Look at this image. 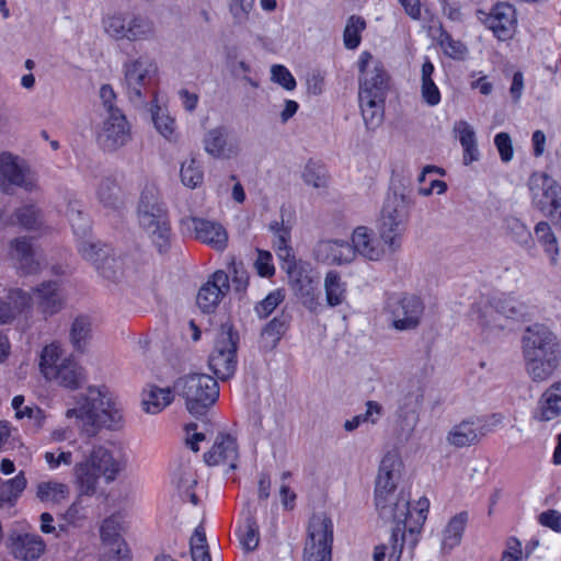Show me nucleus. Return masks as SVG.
I'll return each instance as SVG.
<instances>
[{
    "mask_svg": "<svg viewBox=\"0 0 561 561\" xmlns=\"http://www.w3.org/2000/svg\"><path fill=\"white\" fill-rule=\"evenodd\" d=\"M314 254L318 261L327 264H346L355 259V250L344 240H323L320 241Z\"/></svg>",
    "mask_w": 561,
    "mask_h": 561,
    "instance_id": "nucleus-24",
    "label": "nucleus"
},
{
    "mask_svg": "<svg viewBox=\"0 0 561 561\" xmlns=\"http://www.w3.org/2000/svg\"><path fill=\"white\" fill-rule=\"evenodd\" d=\"M435 67L426 57L421 67V85L420 93L422 101L428 106H436L440 103V91L433 79Z\"/></svg>",
    "mask_w": 561,
    "mask_h": 561,
    "instance_id": "nucleus-35",
    "label": "nucleus"
},
{
    "mask_svg": "<svg viewBox=\"0 0 561 561\" xmlns=\"http://www.w3.org/2000/svg\"><path fill=\"white\" fill-rule=\"evenodd\" d=\"M122 523L118 515H112L103 520L100 535L103 545H114L124 541L121 536Z\"/></svg>",
    "mask_w": 561,
    "mask_h": 561,
    "instance_id": "nucleus-52",
    "label": "nucleus"
},
{
    "mask_svg": "<svg viewBox=\"0 0 561 561\" xmlns=\"http://www.w3.org/2000/svg\"><path fill=\"white\" fill-rule=\"evenodd\" d=\"M104 32L116 41H149L154 37L153 22L144 15L134 13H114L103 19Z\"/></svg>",
    "mask_w": 561,
    "mask_h": 561,
    "instance_id": "nucleus-9",
    "label": "nucleus"
},
{
    "mask_svg": "<svg viewBox=\"0 0 561 561\" xmlns=\"http://www.w3.org/2000/svg\"><path fill=\"white\" fill-rule=\"evenodd\" d=\"M359 92L358 101L365 125L375 129L383 119V104L388 88V75L379 61L368 51L358 59Z\"/></svg>",
    "mask_w": 561,
    "mask_h": 561,
    "instance_id": "nucleus-4",
    "label": "nucleus"
},
{
    "mask_svg": "<svg viewBox=\"0 0 561 561\" xmlns=\"http://www.w3.org/2000/svg\"><path fill=\"white\" fill-rule=\"evenodd\" d=\"M255 0H227L229 13L234 25L244 26L250 20Z\"/></svg>",
    "mask_w": 561,
    "mask_h": 561,
    "instance_id": "nucleus-51",
    "label": "nucleus"
},
{
    "mask_svg": "<svg viewBox=\"0 0 561 561\" xmlns=\"http://www.w3.org/2000/svg\"><path fill=\"white\" fill-rule=\"evenodd\" d=\"M48 380L69 390H77L85 382V373L75 359L65 357Z\"/></svg>",
    "mask_w": 561,
    "mask_h": 561,
    "instance_id": "nucleus-28",
    "label": "nucleus"
},
{
    "mask_svg": "<svg viewBox=\"0 0 561 561\" xmlns=\"http://www.w3.org/2000/svg\"><path fill=\"white\" fill-rule=\"evenodd\" d=\"M237 534L245 550H254L257 547L260 541L259 526L253 517L248 516Z\"/></svg>",
    "mask_w": 561,
    "mask_h": 561,
    "instance_id": "nucleus-50",
    "label": "nucleus"
},
{
    "mask_svg": "<svg viewBox=\"0 0 561 561\" xmlns=\"http://www.w3.org/2000/svg\"><path fill=\"white\" fill-rule=\"evenodd\" d=\"M284 290L275 289L254 306V312L260 319H265L284 301Z\"/></svg>",
    "mask_w": 561,
    "mask_h": 561,
    "instance_id": "nucleus-56",
    "label": "nucleus"
},
{
    "mask_svg": "<svg viewBox=\"0 0 561 561\" xmlns=\"http://www.w3.org/2000/svg\"><path fill=\"white\" fill-rule=\"evenodd\" d=\"M439 45L446 55L455 59L463 58L468 53V48L463 43L454 39L451 35L445 31L439 35Z\"/></svg>",
    "mask_w": 561,
    "mask_h": 561,
    "instance_id": "nucleus-59",
    "label": "nucleus"
},
{
    "mask_svg": "<svg viewBox=\"0 0 561 561\" xmlns=\"http://www.w3.org/2000/svg\"><path fill=\"white\" fill-rule=\"evenodd\" d=\"M535 237L537 242L542 248L543 252L549 257V262L552 266H556L559 261L560 248L558 238L552 230V227L547 221H539L534 228Z\"/></svg>",
    "mask_w": 561,
    "mask_h": 561,
    "instance_id": "nucleus-34",
    "label": "nucleus"
},
{
    "mask_svg": "<svg viewBox=\"0 0 561 561\" xmlns=\"http://www.w3.org/2000/svg\"><path fill=\"white\" fill-rule=\"evenodd\" d=\"M229 276L224 271H216L199 288L196 297L198 308L205 312H214L229 291Z\"/></svg>",
    "mask_w": 561,
    "mask_h": 561,
    "instance_id": "nucleus-20",
    "label": "nucleus"
},
{
    "mask_svg": "<svg viewBox=\"0 0 561 561\" xmlns=\"http://www.w3.org/2000/svg\"><path fill=\"white\" fill-rule=\"evenodd\" d=\"M492 425L481 420H468L455 425L447 435L449 444L456 447L470 446L492 432Z\"/></svg>",
    "mask_w": 561,
    "mask_h": 561,
    "instance_id": "nucleus-22",
    "label": "nucleus"
},
{
    "mask_svg": "<svg viewBox=\"0 0 561 561\" xmlns=\"http://www.w3.org/2000/svg\"><path fill=\"white\" fill-rule=\"evenodd\" d=\"M239 458V447L237 439L230 434H219L213 447L204 455L205 462L208 466H228L229 469L237 468Z\"/></svg>",
    "mask_w": 561,
    "mask_h": 561,
    "instance_id": "nucleus-21",
    "label": "nucleus"
},
{
    "mask_svg": "<svg viewBox=\"0 0 561 561\" xmlns=\"http://www.w3.org/2000/svg\"><path fill=\"white\" fill-rule=\"evenodd\" d=\"M25 486L26 479L23 472L9 480L0 479V507L4 503L14 501L24 491Z\"/></svg>",
    "mask_w": 561,
    "mask_h": 561,
    "instance_id": "nucleus-47",
    "label": "nucleus"
},
{
    "mask_svg": "<svg viewBox=\"0 0 561 561\" xmlns=\"http://www.w3.org/2000/svg\"><path fill=\"white\" fill-rule=\"evenodd\" d=\"M528 187L531 205L545 216H549L561 203V185L547 173H533Z\"/></svg>",
    "mask_w": 561,
    "mask_h": 561,
    "instance_id": "nucleus-17",
    "label": "nucleus"
},
{
    "mask_svg": "<svg viewBox=\"0 0 561 561\" xmlns=\"http://www.w3.org/2000/svg\"><path fill=\"white\" fill-rule=\"evenodd\" d=\"M351 245L363 257L370 261H379L383 257L386 250L374 237L367 227H357L352 234Z\"/></svg>",
    "mask_w": 561,
    "mask_h": 561,
    "instance_id": "nucleus-27",
    "label": "nucleus"
},
{
    "mask_svg": "<svg viewBox=\"0 0 561 561\" xmlns=\"http://www.w3.org/2000/svg\"><path fill=\"white\" fill-rule=\"evenodd\" d=\"M152 121L157 130L168 140L172 141L176 139V126L175 119L171 117L167 111L158 107L152 113Z\"/></svg>",
    "mask_w": 561,
    "mask_h": 561,
    "instance_id": "nucleus-53",
    "label": "nucleus"
},
{
    "mask_svg": "<svg viewBox=\"0 0 561 561\" xmlns=\"http://www.w3.org/2000/svg\"><path fill=\"white\" fill-rule=\"evenodd\" d=\"M173 391L185 400L187 411L203 415L219 397L217 380L207 374L190 373L173 382Z\"/></svg>",
    "mask_w": 561,
    "mask_h": 561,
    "instance_id": "nucleus-6",
    "label": "nucleus"
},
{
    "mask_svg": "<svg viewBox=\"0 0 561 561\" xmlns=\"http://www.w3.org/2000/svg\"><path fill=\"white\" fill-rule=\"evenodd\" d=\"M34 302L45 314H55L62 308L64 297L57 280L43 282L33 290Z\"/></svg>",
    "mask_w": 561,
    "mask_h": 561,
    "instance_id": "nucleus-25",
    "label": "nucleus"
},
{
    "mask_svg": "<svg viewBox=\"0 0 561 561\" xmlns=\"http://www.w3.org/2000/svg\"><path fill=\"white\" fill-rule=\"evenodd\" d=\"M401 466L397 453H387L380 462L375 486V504L379 516L396 524L391 533L388 561H399L405 543L411 550L414 549L430 507L428 500L422 497L414 511H411L410 502L403 494L394 495Z\"/></svg>",
    "mask_w": 561,
    "mask_h": 561,
    "instance_id": "nucleus-1",
    "label": "nucleus"
},
{
    "mask_svg": "<svg viewBox=\"0 0 561 561\" xmlns=\"http://www.w3.org/2000/svg\"><path fill=\"white\" fill-rule=\"evenodd\" d=\"M561 414V380L553 382L538 400L535 419L548 422Z\"/></svg>",
    "mask_w": 561,
    "mask_h": 561,
    "instance_id": "nucleus-29",
    "label": "nucleus"
},
{
    "mask_svg": "<svg viewBox=\"0 0 561 561\" xmlns=\"http://www.w3.org/2000/svg\"><path fill=\"white\" fill-rule=\"evenodd\" d=\"M130 137V130L122 111H114L104 121L98 133V144L103 150L115 151L125 146Z\"/></svg>",
    "mask_w": 561,
    "mask_h": 561,
    "instance_id": "nucleus-19",
    "label": "nucleus"
},
{
    "mask_svg": "<svg viewBox=\"0 0 561 561\" xmlns=\"http://www.w3.org/2000/svg\"><path fill=\"white\" fill-rule=\"evenodd\" d=\"M66 417H78L96 427L117 428L122 421L119 409L100 389L89 388L88 396L78 409H69Z\"/></svg>",
    "mask_w": 561,
    "mask_h": 561,
    "instance_id": "nucleus-7",
    "label": "nucleus"
},
{
    "mask_svg": "<svg viewBox=\"0 0 561 561\" xmlns=\"http://www.w3.org/2000/svg\"><path fill=\"white\" fill-rule=\"evenodd\" d=\"M61 358V348L57 343L46 345L39 356V370L45 379L51 378L55 370L59 367Z\"/></svg>",
    "mask_w": 561,
    "mask_h": 561,
    "instance_id": "nucleus-45",
    "label": "nucleus"
},
{
    "mask_svg": "<svg viewBox=\"0 0 561 561\" xmlns=\"http://www.w3.org/2000/svg\"><path fill=\"white\" fill-rule=\"evenodd\" d=\"M478 20L488 27L499 41L511 39L516 31L515 8L507 2H500L490 12L477 10Z\"/></svg>",
    "mask_w": 561,
    "mask_h": 561,
    "instance_id": "nucleus-18",
    "label": "nucleus"
},
{
    "mask_svg": "<svg viewBox=\"0 0 561 561\" xmlns=\"http://www.w3.org/2000/svg\"><path fill=\"white\" fill-rule=\"evenodd\" d=\"M0 187L4 193H10L14 187H21L32 192L36 187V181L28 167L10 152L0 153Z\"/></svg>",
    "mask_w": 561,
    "mask_h": 561,
    "instance_id": "nucleus-15",
    "label": "nucleus"
},
{
    "mask_svg": "<svg viewBox=\"0 0 561 561\" xmlns=\"http://www.w3.org/2000/svg\"><path fill=\"white\" fill-rule=\"evenodd\" d=\"M69 494V485L62 482L49 480L37 484L36 496L46 504L59 505L67 501Z\"/></svg>",
    "mask_w": 561,
    "mask_h": 561,
    "instance_id": "nucleus-36",
    "label": "nucleus"
},
{
    "mask_svg": "<svg viewBox=\"0 0 561 561\" xmlns=\"http://www.w3.org/2000/svg\"><path fill=\"white\" fill-rule=\"evenodd\" d=\"M408 220L409 208L404 196L388 194L381 210L379 234L390 253L400 250Z\"/></svg>",
    "mask_w": 561,
    "mask_h": 561,
    "instance_id": "nucleus-8",
    "label": "nucleus"
},
{
    "mask_svg": "<svg viewBox=\"0 0 561 561\" xmlns=\"http://www.w3.org/2000/svg\"><path fill=\"white\" fill-rule=\"evenodd\" d=\"M180 231L183 236L198 240L217 251L225 250L228 243L226 229L213 220L185 217L180 221Z\"/></svg>",
    "mask_w": 561,
    "mask_h": 561,
    "instance_id": "nucleus-14",
    "label": "nucleus"
},
{
    "mask_svg": "<svg viewBox=\"0 0 561 561\" xmlns=\"http://www.w3.org/2000/svg\"><path fill=\"white\" fill-rule=\"evenodd\" d=\"M423 398L424 392L422 386L419 382H414L408 388L404 397L402 398L401 408L416 412L423 402Z\"/></svg>",
    "mask_w": 561,
    "mask_h": 561,
    "instance_id": "nucleus-63",
    "label": "nucleus"
},
{
    "mask_svg": "<svg viewBox=\"0 0 561 561\" xmlns=\"http://www.w3.org/2000/svg\"><path fill=\"white\" fill-rule=\"evenodd\" d=\"M453 130L463 149V164L469 165L479 160L480 152L473 127L466 121H458L454 124Z\"/></svg>",
    "mask_w": 561,
    "mask_h": 561,
    "instance_id": "nucleus-32",
    "label": "nucleus"
},
{
    "mask_svg": "<svg viewBox=\"0 0 561 561\" xmlns=\"http://www.w3.org/2000/svg\"><path fill=\"white\" fill-rule=\"evenodd\" d=\"M324 291L327 304L330 307H336L344 302L346 298V283L336 271H330L324 278Z\"/></svg>",
    "mask_w": 561,
    "mask_h": 561,
    "instance_id": "nucleus-40",
    "label": "nucleus"
},
{
    "mask_svg": "<svg viewBox=\"0 0 561 561\" xmlns=\"http://www.w3.org/2000/svg\"><path fill=\"white\" fill-rule=\"evenodd\" d=\"M293 290L300 302L311 312H319L321 302L319 300L318 282L307 274H300L293 282Z\"/></svg>",
    "mask_w": 561,
    "mask_h": 561,
    "instance_id": "nucleus-30",
    "label": "nucleus"
},
{
    "mask_svg": "<svg viewBox=\"0 0 561 561\" xmlns=\"http://www.w3.org/2000/svg\"><path fill=\"white\" fill-rule=\"evenodd\" d=\"M302 180L307 185L314 188L325 187L328 182L325 169L316 162L309 161L302 171Z\"/></svg>",
    "mask_w": 561,
    "mask_h": 561,
    "instance_id": "nucleus-55",
    "label": "nucleus"
},
{
    "mask_svg": "<svg viewBox=\"0 0 561 561\" xmlns=\"http://www.w3.org/2000/svg\"><path fill=\"white\" fill-rule=\"evenodd\" d=\"M424 306L416 296L394 295L388 299L387 311L392 327L400 331L415 329L423 314Z\"/></svg>",
    "mask_w": 561,
    "mask_h": 561,
    "instance_id": "nucleus-16",
    "label": "nucleus"
},
{
    "mask_svg": "<svg viewBox=\"0 0 561 561\" xmlns=\"http://www.w3.org/2000/svg\"><path fill=\"white\" fill-rule=\"evenodd\" d=\"M95 268L102 277L116 282L125 276L127 272L126 259L110 252L96 264Z\"/></svg>",
    "mask_w": 561,
    "mask_h": 561,
    "instance_id": "nucleus-42",
    "label": "nucleus"
},
{
    "mask_svg": "<svg viewBox=\"0 0 561 561\" xmlns=\"http://www.w3.org/2000/svg\"><path fill=\"white\" fill-rule=\"evenodd\" d=\"M290 317L284 312L274 317L261 331L260 344L265 351L274 350L289 328Z\"/></svg>",
    "mask_w": 561,
    "mask_h": 561,
    "instance_id": "nucleus-33",
    "label": "nucleus"
},
{
    "mask_svg": "<svg viewBox=\"0 0 561 561\" xmlns=\"http://www.w3.org/2000/svg\"><path fill=\"white\" fill-rule=\"evenodd\" d=\"M91 334V322L87 317H77L70 329V341L78 351H83Z\"/></svg>",
    "mask_w": 561,
    "mask_h": 561,
    "instance_id": "nucleus-48",
    "label": "nucleus"
},
{
    "mask_svg": "<svg viewBox=\"0 0 561 561\" xmlns=\"http://www.w3.org/2000/svg\"><path fill=\"white\" fill-rule=\"evenodd\" d=\"M100 561H130L129 550L125 541L114 545H103Z\"/></svg>",
    "mask_w": 561,
    "mask_h": 561,
    "instance_id": "nucleus-62",
    "label": "nucleus"
},
{
    "mask_svg": "<svg viewBox=\"0 0 561 561\" xmlns=\"http://www.w3.org/2000/svg\"><path fill=\"white\" fill-rule=\"evenodd\" d=\"M137 220L141 230L160 253L171 244V222L165 203L154 185H146L137 205Z\"/></svg>",
    "mask_w": 561,
    "mask_h": 561,
    "instance_id": "nucleus-5",
    "label": "nucleus"
},
{
    "mask_svg": "<svg viewBox=\"0 0 561 561\" xmlns=\"http://www.w3.org/2000/svg\"><path fill=\"white\" fill-rule=\"evenodd\" d=\"M11 224L26 230H36L43 224L42 214L34 205H25L15 209L11 216Z\"/></svg>",
    "mask_w": 561,
    "mask_h": 561,
    "instance_id": "nucleus-44",
    "label": "nucleus"
},
{
    "mask_svg": "<svg viewBox=\"0 0 561 561\" xmlns=\"http://www.w3.org/2000/svg\"><path fill=\"white\" fill-rule=\"evenodd\" d=\"M522 353L526 373L535 382L551 378L560 365L559 339L545 324L535 323L526 328L522 336Z\"/></svg>",
    "mask_w": 561,
    "mask_h": 561,
    "instance_id": "nucleus-3",
    "label": "nucleus"
},
{
    "mask_svg": "<svg viewBox=\"0 0 561 561\" xmlns=\"http://www.w3.org/2000/svg\"><path fill=\"white\" fill-rule=\"evenodd\" d=\"M181 182L188 188H196L204 181L203 165L199 160L191 157L181 163L180 169Z\"/></svg>",
    "mask_w": 561,
    "mask_h": 561,
    "instance_id": "nucleus-43",
    "label": "nucleus"
},
{
    "mask_svg": "<svg viewBox=\"0 0 561 561\" xmlns=\"http://www.w3.org/2000/svg\"><path fill=\"white\" fill-rule=\"evenodd\" d=\"M290 241V231L289 230H280L279 234H277L273 241L274 250L279 260L291 264L294 261L293 249L289 245Z\"/></svg>",
    "mask_w": 561,
    "mask_h": 561,
    "instance_id": "nucleus-61",
    "label": "nucleus"
},
{
    "mask_svg": "<svg viewBox=\"0 0 561 561\" xmlns=\"http://www.w3.org/2000/svg\"><path fill=\"white\" fill-rule=\"evenodd\" d=\"M237 342L238 334L232 328L227 324L221 325L208 358L209 368L221 380L229 379L236 373Z\"/></svg>",
    "mask_w": 561,
    "mask_h": 561,
    "instance_id": "nucleus-11",
    "label": "nucleus"
},
{
    "mask_svg": "<svg viewBox=\"0 0 561 561\" xmlns=\"http://www.w3.org/2000/svg\"><path fill=\"white\" fill-rule=\"evenodd\" d=\"M172 481L184 499H187L194 505L197 504V495L193 492V488L196 485L197 481L195 473L190 466L181 465L173 472Z\"/></svg>",
    "mask_w": 561,
    "mask_h": 561,
    "instance_id": "nucleus-39",
    "label": "nucleus"
},
{
    "mask_svg": "<svg viewBox=\"0 0 561 561\" xmlns=\"http://www.w3.org/2000/svg\"><path fill=\"white\" fill-rule=\"evenodd\" d=\"M43 458L49 470H57L60 467H70L73 462V454L70 450L57 448L53 451H45Z\"/></svg>",
    "mask_w": 561,
    "mask_h": 561,
    "instance_id": "nucleus-60",
    "label": "nucleus"
},
{
    "mask_svg": "<svg viewBox=\"0 0 561 561\" xmlns=\"http://www.w3.org/2000/svg\"><path fill=\"white\" fill-rule=\"evenodd\" d=\"M333 523L325 514H314L308 524L304 561H331Z\"/></svg>",
    "mask_w": 561,
    "mask_h": 561,
    "instance_id": "nucleus-10",
    "label": "nucleus"
},
{
    "mask_svg": "<svg viewBox=\"0 0 561 561\" xmlns=\"http://www.w3.org/2000/svg\"><path fill=\"white\" fill-rule=\"evenodd\" d=\"M66 215L71 224L75 233H85L89 222L82 210V205L77 199H69Z\"/></svg>",
    "mask_w": 561,
    "mask_h": 561,
    "instance_id": "nucleus-54",
    "label": "nucleus"
},
{
    "mask_svg": "<svg viewBox=\"0 0 561 561\" xmlns=\"http://www.w3.org/2000/svg\"><path fill=\"white\" fill-rule=\"evenodd\" d=\"M9 550L15 559L32 561L45 551V542L36 534L13 533L9 537Z\"/></svg>",
    "mask_w": 561,
    "mask_h": 561,
    "instance_id": "nucleus-23",
    "label": "nucleus"
},
{
    "mask_svg": "<svg viewBox=\"0 0 561 561\" xmlns=\"http://www.w3.org/2000/svg\"><path fill=\"white\" fill-rule=\"evenodd\" d=\"M505 228L515 242L524 247L526 250L535 248L531 232L528 227L516 217L505 219Z\"/></svg>",
    "mask_w": 561,
    "mask_h": 561,
    "instance_id": "nucleus-46",
    "label": "nucleus"
},
{
    "mask_svg": "<svg viewBox=\"0 0 561 561\" xmlns=\"http://www.w3.org/2000/svg\"><path fill=\"white\" fill-rule=\"evenodd\" d=\"M13 257L18 261V268L26 275L36 274L42 268V254L33 249L26 238H16L11 242Z\"/></svg>",
    "mask_w": 561,
    "mask_h": 561,
    "instance_id": "nucleus-26",
    "label": "nucleus"
},
{
    "mask_svg": "<svg viewBox=\"0 0 561 561\" xmlns=\"http://www.w3.org/2000/svg\"><path fill=\"white\" fill-rule=\"evenodd\" d=\"M5 300L11 306L14 319L28 310L34 301L33 297L27 291L20 288L11 289Z\"/></svg>",
    "mask_w": 561,
    "mask_h": 561,
    "instance_id": "nucleus-57",
    "label": "nucleus"
},
{
    "mask_svg": "<svg viewBox=\"0 0 561 561\" xmlns=\"http://www.w3.org/2000/svg\"><path fill=\"white\" fill-rule=\"evenodd\" d=\"M123 71L124 84L129 100L141 103L144 101V91L158 71L154 60L145 55L139 56L127 60L123 66Z\"/></svg>",
    "mask_w": 561,
    "mask_h": 561,
    "instance_id": "nucleus-13",
    "label": "nucleus"
},
{
    "mask_svg": "<svg viewBox=\"0 0 561 561\" xmlns=\"http://www.w3.org/2000/svg\"><path fill=\"white\" fill-rule=\"evenodd\" d=\"M126 465L127 459L119 448L94 445L71 470L78 499L94 496L101 480L103 479L106 484L114 482L125 470Z\"/></svg>",
    "mask_w": 561,
    "mask_h": 561,
    "instance_id": "nucleus-2",
    "label": "nucleus"
},
{
    "mask_svg": "<svg viewBox=\"0 0 561 561\" xmlns=\"http://www.w3.org/2000/svg\"><path fill=\"white\" fill-rule=\"evenodd\" d=\"M78 250L81 256L91 262L94 267L111 252L110 248L105 245L85 240L79 242Z\"/></svg>",
    "mask_w": 561,
    "mask_h": 561,
    "instance_id": "nucleus-58",
    "label": "nucleus"
},
{
    "mask_svg": "<svg viewBox=\"0 0 561 561\" xmlns=\"http://www.w3.org/2000/svg\"><path fill=\"white\" fill-rule=\"evenodd\" d=\"M173 388H160L156 385H148L142 390V408L147 413L158 414L169 407L174 399Z\"/></svg>",
    "mask_w": 561,
    "mask_h": 561,
    "instance_id": "nucleus-31",
    "label": "nucleus"
},
{
    "mask_svg": "<svg viewBox=\"0 0 561 561\" xmlns=\"http://www.w3.org/2000/svg\"><path fill=\"white\" fill-rule=\"evenodd\" d=\"M468 513L461 512L455 515L447 524L443 534V548L454 549L461 542L462 534L468 523Z\"/></svg>",
    "mask_w": 561,
    "mask_h": 561,
    "instance_id": "nucleus-41",
    "label": "nucleus"
},
{
    "mask_svg": "<svg viewBox=\"0 0 561 561\" xmlns=\"http://www.w3.org/2000/svg\"><path fill=\"white\" fill-rule=\"evenodd\" d=\"M96 196L104 208L118 210L123 206L121 188L111 178H105L100 182Z\"/></svg>",
    "mask_w": 561,
    "mask_h": 561,
    "instance_id": "nucleus-38",
    "label": "nucleus"
},
{
    "mask_svg": "<svg viewBox=\"0 0 561 561\" xmlns=\"http://www.w3.org/2000/svg\"><path fill=\"white\" fill-rule=\"evenodd\" d=\"M272 80L284 89L291 91L296 88V80L290 71L282 65H274L271 68Z\"/></svg>",
    "mask_w": 561,
    "mask_h": 561,
    "instance_id": "nucleus-64",
    "label": "nucleus"
},
{
    "mask_svg": "<svg viewBox=\"0 0 561 561\" xmlns=\"http://www.w3.org/2000/svg\"><path fill=\"white\" fill-rule=\"evenodd\" d=\"M366 27V22L363 18L352 15L346 23L343 33L344 45L348 49H355L359 46L362 39V32Z\"/></svg>",
    "mask_w": 561,
    "mask_h": 561,
    "instance_id": "nucleus-49",
    "label": "nucleus"
},
{
    "mask_svg": "<svg viewBox=\"0 0 561 561\" xmlns=\"http://www.w3.org/2000/svg\"><path fill=\"white\" fill-rule=\"evenodd\" d=\"M203 142L205 151L216 159L230 158L233 153L231 148H227V133L224 127L208 130Z\"/></svg>",
    "mask_w": 561,
    "mask_h": 561,
    "instance_id": "nucleus-37",
    "label": "nucleus"
},
{
    "mask_svg": "<svg viewBox=\"0 0 561 561\" xmlns=\"http://www.w3.org/2000/svg\"><path fill=\"white\" fill-rule=\"evenodd\" d=\"M527 313V306L512 295L502 294L493 297L489 301H480L474 305L472 317L481 327H499L501 323L496 322V314H502L510 319H519Z\"/></svg>",
    "mask_w": 561,
    "mask_h": 561,
    "instance_id": "nucleus-12",
    "label": "nucleus"
}]
</instances>
